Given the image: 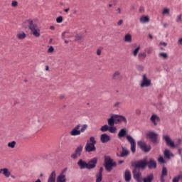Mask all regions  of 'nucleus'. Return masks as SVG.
Instances as JSON below:
<instances>
[{"label":"nucleus","instance_id":"nucleus-16","mask_svg":"<svg viewBox=\"0 0 182 182\" xmlns=\"http://www.w3.org/2000/svg\"><path fill=\"white\" fill-rule=\"evenodd\" d=\"M134 178L136 180L137 182H142L143 178L141 177V173L140 172H137V171H133Z\"/></svg>","mask_w":182,"mask_h":182},{"label":"nucleus","instance_id":"nucleus-33","mask_svg":"<svg viewBox=\"0 0 182 182\" xmlns=\"http://www.w3.org/2000/svg\"><path fill=\"white\" fill-rule=\"evenodd\" d=\"M162 15L164 16H168L170 15V9L164 8L162 11Z\"/></svg>","mask_w":182,"mask_h":182},{"label":"nucleus","instance_id":"nucleus-50","mask_svg":"<svg viewBox=\"0 0 182 182\" xmlns=\"http://www.w3.org/2000/svg\"><path fill=\"white\" fill-rule=\"evenodd\" d=\"M11 6H12L14 8H15L16 6H18V1H12Z\"/></svg>","mask_w":182,"mask_h":182},{"label":"nucleus","instance_id":"nucleus-45","mask_svg":"<svg viewBox=\"0 0 182 182\" xmlns=\"http://www.w3.org/2000/svg\"><path fill=\"white\" fill-rule=\"evenodd\" d=\"M90 143L94 145L96 144V140L95 139V136H91L90 138Z\"/></svg>","mask_w":182,"mask_h":182},{"label":"nucleus","instance_id":"nucleus-22","mask_svg":"<svg viewBox=\"0 0 182 182\" xmlns=\"http://www.w3.org/2000/svg\"><path fill=\"white\" fill-rule=\"evenodd\" d=\"M77 165L79 166L80 168H81V170H83V168H87V163L82 159L79 160Z\"/></svg>","mask_w":182,"mask_h":182},{"label":"nucleus","instance_id":"nucleus-35","mask_svg":"<svg viewBox=\"0 0 182 182\" xmlns=\"http://www.w3.org/2000/svg\"><path fill=\"white\" fill-rule=\"evenodd\" d=\"M140 51V46L136 47L132 52V55L134 58H136V56H137V55L139 54V52Z\"/></svg>","mask_w":182,"mask_h":182},{"label":"nucleus","instance_id":"nucleus-2","mask_svg":"<svg viewBox=\"0 0 182 182\" xmlns=\"http://www.w3.org/2000/svg\"><path fill=\"white\" fill-rule=\"evenodd\" d=\"M27 22L28 23V29H30L32 35L36 38H39L41 36V28L32 19H28Z\"/></svg>","mask_w":182,"mask_h":182},{"label":"nucleus","instance_id":"nucleus-6","mask_svg":"<svg viewBox=\"0 0 182 182\" xmlns=\"http://www.w3.org/2000/svg\"><path fill=\"white\" fill-rule=\"evenodd\" d=\"M146 166H147V159L145 158L136 162L135 168H146Z\"/></svg>","mask_w":182,"mask_h":182},{"label":"nucleus","instance_id":"nucleus-3","mask_svg":"<svg viewBox=\"0 0 182 182\" xmlns=\"http://www.w3.org/2000/svg\"><path fill=\"white\" fill-rule=\"evenodd\" d=\"M105 167L107 171H112L113 167H116V162L109 156H105Z\"/></svg>","mask_w":182,"mask_h":182},{"label":"nucleus","instance_id":"nucleus-1","mask_svg":"<svg viewBox=\"0 0 182 182\" xmlns=\"http://www.w3.org/2000/svg\"><path fill=\"white\" fill-rule=\"evenodd\" d=\"M119 139H122V137H126L127 140L129 141L131 145V151L132 153H136V140L131 135H127V129L123 128L119 130L118 133Z\"/></svg>","mask_w":182,"mask_h":182},{"label":"nucleus","instance_id":"nucleus-15","mask_svg":"<svg viewBox=\"0 0 182 182\" xmlns=\"http://www.w3.org/2000/svg\"><path fill=\"white\" fill-rule=\"evenodd\" d=\"M0 174H2V176H4L6 178H9L11 177V171L8 168H3L0 169Z\"/></svg>","mask_w":182,"mask_h":182},{"label":"nucleus","instance_id":"nucleus-26","mask_svg":"<svg viewBox=\"0 0 182 182\" xmlns=\"http://www.w3.org/2000/svg\"><path fill=\"white\" fill-rule=\"evenodd\" d=\"M164 154V157L168 160H170V157H174V154H173V153H171V151H170L168 149H165Z\"/></svg>","mask_w":182,"mask_h":182},{"label":"nucleus","instance_id":"nucleus-44","mask_svg":"<svg viewBox=\"0 0 182 182\" xmlns=\"http://www.w3.org/2000/svg\"><path fill=\"white\" fill-rule=\"evenodd\" d=\"M87 129V124L82 125V128L80 129V133H84V132Z\"/></svg>","mask_w":182,"mask_h":182},{"label":"nucleus","instance_id":"nucleus-5","mask_svg":"<svg viewBox=\"0 0 182 182\" xmlns=\"http://www.w3.org/2000/svg\"><path fill=\"white\" fill-rule=\"evenodd\" d=\"M138 146H139L140 149H141V150H143V151L145 153H149V151L151 150V146L146 144V142L143 141H139Z\"/></svg>","mask_w":182,"mask_h":182},{"label":"nucleus","instance_id":"nucleus-27","mask_svg":"<svg viewBox=\"0 0 182 182\" xmlns=\"http://www.w3.org/2000/svg\"><path fill=\"white\" fill-rule=\"evenodd\" d=\"M107 122L109 126H114V123H116V119L114 117V114H112L111 117L108 119Z\"/></svg>","mask_w":182,"mask_h":182},{"label":"nucleus","instance_id":"nucleus-38","mask_svg":"<svg viewBox=\"0 0 182 182\" xmlns=\"http://www.w3.org/2000/svg\"><path fill=\"white\" fill-rule=\"evenodd\" d=\"M109 125L105 124L101 127L100 130L102 132V133H105V132H107V130H109Z\"/></svg>","mask_w":182,"mask_h":182},{"label":"nucleus","instance_id":"nucleus-47","mask_svg":"<svg viewBox=\"0 0 182 182\" xmlns=\"http://www.w3.org/2000/svg\"><path fill=\"white\" fill-rule=\"evenodd\" d=\"M159 46H164V48L167 47V43L161 41L159 44Z\"/></svg>","mask_w":182,"mask_h":182},{"label":"nucleus","instance_id":"nucleus-17","mask_svg":"<svg viewBox=\"0 0 182 182\" xmlns=\"http://www.w3.org/2000/svg\"><path fill=\"white\" fill-rule=\"evenodd\" d=\"M100 141L102 143H109L110 141V136H109L107 134H102L100 136Z\"/></svg>","mask_w":182,"mask_h":182},{"label":"nucleus","instance_id":"nucleus-12","mask_svg":"<svg viewBox=\"0 0 182 182\" xmlns=\"http://www.w3.org/2000/svg\"><path fill=\"white\" fill-rule=\"evenodd\" d=\"M122 151L121 154L117 152V157H127L130 154V151L124 146H122Z\"/></svg>","mask_w":182,"mask_h":182},{"label":"nucleus","instance_id":"nucleus-55","mask_svg":"<svg viewBox=\"0 0 182 182\" xmlns=\"http://www.w3.org/2000/svg\"><path fill=\"white\" fill-rule=\"evenodd\" d=\"M76 41H80V39H82V36L80 35H76L75 36Z\"/></svg>","mask_w":182,"mask_h":182},{"label":"nucleus","instance_id":"nucleus-10","mask_svg":"<svg viewBox=\"0 0 182 182\" xmlns=\"http://www.w3.org/2000/svg\"><path fill=\"white\" fill-rule=\"evenodd\" d=\"M97 164V158H93L88 163H87V168L91 170V168H95Z\"/></svg>","mask_w":182,"mask_h":182},{"label":"nucleus","instance_id":"nucleus-25","mask_svg":"<svg viewBox=\"0 0 182 182\" xmlns=\"http://www.w3.org/2000/svg\"><path fill=\"white\" fill-rule=\"evenodd\" d=\"M167 176V168L166 167H163L162 168V173L161 176V182H165L166 180L164 179V177Z\"/></svg>","mask_w":182,"mask_h":182},{"label":"nucleus","instance_id":"nucleus-23","mask_svg":"<svg viewBox=\"0 0 182 182\" xmlns=\"http://www.w3.org/2000/svg\"><path fill=\"white\" fill-rule=\"evenodd\" d=\"M122 77V75L120 73V71H115L112 74V80H120Z\"/></svg>","mask_w":182,"mask_h":182},{"label":"nucleus","instance_id":"nucleus-48","mask_svg":"<svg viewBox=\"0 0 182 182\" xmlns=\"http://www.w3.org/2000/svg\"><path fill=\"white\" fill-rule=\"evenodd\" d=\"M80 155H79L78 154H77V153L75 152V153H74V154H73L71 155V157H72V159H76L77 157H80Z\"/></svg>","mask_w":182,"mask_h":182},{"label":"nucleus","instance_id":"nucleus-11","mask_svg":"<svg viewBox=\"0 0 182 182\" xmlns=\"http://www.w3.org/2000/svg\"><path fill=\"white\" fill-rule=\"evenodd\" d=\"M150 122L154 124V126H157L160 122V117L158 114H152L150 117Z\"/></svg>","mask_w":182,"mask_h":182},{"label":"nucleus","instance_id":"nucleus-52","mask_svg":"<svg viewBox=\"0 0 182 182\" xmlns=\"http://www.w3.org/2000/svg\"><path fill=\"white\" fill-rule=\"evenodd\" d=\"M117 25H118V26L123 25V19L119 20L117 22Z\"/></svg>","mask_w":182,"mask_h":182},{"label":"nucleus","instance_id":"nucleus-56","mask_svg":"<svg viewBox=\"0 0 182 182\" xmlns=\"http://www.w3.org/2000/svg\"><path fill=\"white\" fill-rule=\"evenodd\" d=\"M119 106H120V102H117L114 105V107H119Z\"/></svg>","mask_w":182,"mask_h":182},{"label":"nucleus","instance_id":"nucleus-51","mask_svg":"<svg viewBox=\"0 0 182 182\" xmlns=\"http://www.w3.org/2000/svg\"><path fill=\"white\" fill-rule=\"evenodd\" d=\"M68 171V168H65L61 172H60V175L65 176V173Z\"/></svg>","mask_w":182,"mask_h":182},{"label":"nucleus","instance_id":"nucleus-54","mask_svg":"<svg viewBox=\"0 0 182 182\" xmlns=\"http://www.w3.org/2000/svg\"><path fill=\"white\" fill-rule=\"evenodd\" d=\"M97 55L98 56H100V55H102V50L97 49Z\"/></svg>","mask_w":182,"mask_h":182},{"label":"nucleus","instance_id":"nucleus-13","mask_svg":"<svg viewBox=\"0 0 182 182\" xmlns=\"http://www.w3.org/2000/svg\"><path fill=\"white\" fill-rule=\"evenodd\" d=\"M85 151L90 153L92 151H96V146L93 144L87 142L85 147Z\"/></svg>","mask_w":182,"mask_h":182},{"label":"nucleus","instance_id":"nucleus-18","mask_svg":"<svg viewBox=\"0 0 182 182\" xmlns=\"http://www.w3.org/2000/svg\"><path fill=\"white\" fill-rule=\"evenodd\" d=\"M146 166H148L149 168H156L157 167V163H156V161H154L153 159H150L149 161L147 162Z\"/></svg>","mask_w":182,"mask_h":182},{"label":"nucleus","instance_id":"nucleus-7","mask_svg":"<svg viewBox=\"0 0 182 182\" xmlns=\"http://www.w3.org/2000/svg\"><path fill=\"white\" fill-rule=\"evenodd\" d=\"M151 85V80H149L146 75H143V80L141 82V87H149Z\"/></svg>","mask_w":182,"mask_h":182},{"label":"nucleus","instance_id":"nucleus-36","mask_svg":"<svg viewBox=\"0 0 182 182\" xmlns=\"http://www.w3.org/2000/svg\"><path fill=\"white\" fill-rule=\"evenodd\" d=\"M17 38L18 39H25V38H26V34L25 32L20 33L17 34Z\"/></svg>","mask_w":182,"mask_h":182},{"label":"nucleus","instance_id":"nucleus-21","mask_svg":"<svg viewBox=\"0 0 182 182\" xmlns=\"http://www.w3.org/2000/svg\"><path fill=\"white\" fill-rule=\"evenodd\" d=\"M48 182H56V171H53L49 176Z\"/></svg>","mask_w":182,"mask_h":182},{"label":"nucleus","instance_id":"nucleus-59","mask_svg":"<svg viewBox=\"0 0 182 182\" xmlns=\"http://www.w3.org/2000/svg\"><path fill=\"white\" fill-rule=\"evenodd\" d=\"M160 50H166V48H163L162 46H159Z\"/></svg>","mask_w":182,"mask_h":182},{"label":"nucleus","instance_id":"nucleus-43","mask_svg":"<svg viewBox=\"0 0 182 182\" xmlns=\"http://www.w3.org/2000/svg\"><path fill=\"white\" fill-rule=\"evenodd\" d=\"M56 22L57 23H62V22H63V17H62V16H58L56 18Z\"/></svg>","mask_w":182,"mask_h":182},{"label":"nucleus","instance_id":"nucleus-62","mask_svg":"<svg viewBox=\"0 0 182 182\" xmlns=\"http://www.w3.org/2000/svg\"><path fill=\"white\" fill-rule=\"evenodd\" d=\"M181 151H182V149H178V153H179V154H181Z\"/></svg>","mask_w":182,"mask_h":182},{"label":"nucleus","instance_id":"nucleus-34","mask_svg":"<svg viewBox=\"0 0 182 182\" xmlns=\"http://www.w3.org/2000/svg\"><path fill=\"white\" fill-rule=\"evenodd\" d=\"M82 150H83V146L80 145L77 147L76 150H75V153L77 154H78V156H80L81 153H82Z\"/></svg>","mask_w":182,"mask_h":182},{"label":"nucleus","instance_id":"nucleus-58","mask_svg":"<svg viewBox=\"0 0 182 182\" xmlns=\"http://www.w3.org/2000/svg\"><path fill=\"white\" fill-rule=\"evenodd\" d=\"M167 26H168V23H164V28H167Z\"/></svg>","mask_w":182,"mask_h":182},{"label":"nucleus","instance_id":"nucleus-32","mask_svg":"<svg viewBox=\"0 0 182 182\" xmlns=\"http://www.w3.org/2000/svg\"><path fill=\"white\" fill-rule=\"evenodd\" d=\"M124 42H127L128 43H130L132 42V34H127L124 36Z\"/></svg>","mask_w":182,"mask_h":182},{"label":"nucleus","instance_id":"nucleus-40","mask_svg":"<svg viewBox=\"0 0 182 182\" xmlns=\"http://www.w3.org/2000/svg\"><path fill=\"white\" fill-rule=\"evenodd\" d=\"M108 130H109V133H116L117 128H116V127H114V125H113V126L109 127Z\"/></svg>","mask_w":182,"mask_h":182},{"label":"nucleus","instance_id":"nucleus-41","mask_svg":"<svg viewBox=\"0 0 182 182\" xmlns=\"http://www.w3.org/2000/svg\"><path fill=\"white\" fill-rule=\"evenodd\" d=\"M180 180H182V174H180L178 176L173 178V182H178Z\"/></svg>","mask_w":182,"mask_h":182},{"label":"nucleus","instance_id":"nucleus-8","mask_svg":"<svg viewBox=\"0 0 182 182\" xmlns=\"http://www.w3.org/2000/svg\"><path fill=\"white\" fill-rule=\"evenodd\" d=\"M114 116L115 117V123H124V124H127L126 117L118 114H114Z\"/></svg>","mask_w":182,"mask_h":182},{"label":"nucleus","instance_id":"nucleus-42","mask_svg":"<svg viewBox=\"0 0 182 182\" xmlns=\"http://www.w3.org/2000/svg\"><path fill=\"white\" fill-rule=\"evenodd\" d=\"M176 22H177V23H181V22H182V14H179L176 16Z\"/></svg>","mask_w":182,"mask_h":182},{"label":"nucleus","instance_id":"nucleus-24","mask_svg":"<svg viewBox=\"0 0 182 182\" xmlns=\"http://www.w3.org/2000/svg\"><path fill=\"white\" fill-rule=\"evenodd\" d=\"M124 180L126 182L130 181L132 180V173H130V171L126 170L124 172Z\"/></svg>","mask_w":182,"mask_h":182},{"label":"nucleus","instance_id":"nucleus-57","mask_svg":"<svg viewBox=\"0 0 182 182\" xmlns=\"http://www.w3.org/2000/svg\"><path fill=\"white\" fill-rule=\"evenodd\" d=\"M178 43L179 45H182V38H179V39L178 40Z\"/></svg>","mask_w":182,"mask_h":182},{"label":"nucleus","instance_id":"nucleus-61","mask_svg":"<svg viewBox=\"0 0 182 182\" xmlns=\"http://www.w3.org/2000/svg\"><path fill=\"white\" fill-rule=\"evenodd\" d=\"M69 10H70V9L68 8V9H65L64 10V11H65V12H69Z\"/></svg>","mask_w":182,"mask_h":182},{"label":"nucleus","instance_id":"nucleus-9","mask_svg":"<svg viewBox=\"0 0 182 182\" xmlns=\"http://www.w3.org/2000/svg\"><path fill=\"white\" fill-rule=\"evenodd\" d=\"M80 124L75 126L70 132V136H80Z\"/></svg>","mask_w":182,"mask_h":182},{"label":"nucleus","instance_id":"nucleus-31","mask_svg":"<svg viewBox=\"0 0 182 182\" xmlns=\"http://www.w3.org/2000/svg\"><path fill=\"white\" fill-rule=\"evenodd\" d=\"M147 56V55L146 54V53L143 52V53H139L138 54V59L139 60H144L146 59V57Z\"/></svg>","mask_w":182,"mask_h":182},{"label":"nucleus","instance_id":"nucleus-29","mask_svg":"<svg viewBox=\"0 0 182 182\" xmlns=\"http://www.w3.org/2000/svg\"><path fill=\"white\" fill-rule=\"evenodd\" d=\"M153 178H154V176H153V173L149 174L147 177L144 178V182H151L153 181Z\"/></svg>","mask_w":182,"mask_h":182},{"label":"nucleus","instance_id":"nucleus-39","mask_svg":"<svg viewBox=\"0 0 182 182\" xmlns=\"http://www.w3.org/2000/svg\"><path fill=\"white\" fill-rule=\"evenodd\" d=\"M70 33H69V31H65L62 33L63 39H65V38H70Z\"/></svg>","mask_w":182,"mask_h":182},{"label":"nucleus","instance_id":"nucleus-64","mask_svg":"<svg viewBox=\"0 0 182 182\" xmlns=\"http://www.w3.org/2000/svg\"><path fill=\"white\" fill-rule=\"evenodd\" d=\"M149 36L150 39H153V36H151V34H149Z\"/></svg>","mask_w":182,"mask_h":182},{"label":"nucleus","instance_id":"nucleus-53","mask_svg":"<svg viewBox=\"0 0 182 182\" xmlns=\"http://www.w3.org/2000/svg\"><path fill=\"white\" fill-rule=\"evenodd\" d=\"M116 11L117 12V14H119V15L122 14V9L120 7H119Z\"/></svg>","mask_w":182,"mask_h":182},{"label":"nucleus","instance_id":"nucleus-37","mask_svg":"<svg viewBox=\"0 0 182 182\" xmlns=\"http://www.w3.org/2000/svg\"><path fill=\"white\" fill-rule=\"evenodd\" d=\"M16 144V142L15 141H12L11 142H9L7 146L9 147V149H15Z\"/></svg>","mask_w":182,"mask_h":182},{"label":"nucleus","instance_id":"nucleus-19","mask_svg":"<svg viewBox=\"0 0 182 182\" xmlns=\"http://www.w3.org/2000/svg\"><path fill=\"white\" fill-rule=\"evenodd\" d=\"M102 173H103V168H100V171L98 173L96 174V182H102V180L103 178V175H102Z\"/></svg>","mask_w":182,"mask_h":182},{"label":"nucleus","instance_id":"nucleus-20","mask_svg":"<svg viewBox=\"0 0 182 182\" xmlns=\"http://www.w3.org/2000/svg\"><path fill=\"white\" fill-rule=\"evenodd\" d=\"M139 22L141 23H149L150 22V16H142L139 18Z\"/></svg>","mask_w":182,"mask_h":182},{"label":"nucleus","instance_id":"nucleus-60","mask_svg":"<svg viewBox=\"0 0 182 182\" xmlns=\"http://www.w3.org/2000/svg\"><path fill=\"white\" fill-rule=\"evenodd\" d=\"M50 29H51L52 31L55 30V26H50Z\"/></svg>","mask_w":182,"mask_h":182},{"label":"nucleus","instance_id":"nucleus-63","mask_svg":"<svg viewBox=\"0 0 182 182\" xmlns=\"http://www.w3.org/2000/svg\"><path fill=\"white\" fill-rule=\"evenodd\" d=\"M46 70H49V66L48 65L46 66Z\"/></svg>","mask_w":182,"mask_h":182},{"label":"nucleus","instance_id":"nucleus-14","mask_svg":"<svg viewBox=\"0 0 182 182\" xmlns=\"http://www.w3.org/2000/svg\"><path fill=\"white\" fill-rule=\"evenodd\" d=\"M163 139L165 140L167 146H170V147L176 146V145L174 144V141H173V140H171V139L170 138V136L165 135L163 136Z\"/></svg>","mask_w":182,"mask_h":182},{"label":"nucleus","instance_id":"nucleus-4","mask_svg":"<svg viewBox=\"0 0 182 182\" xmlns=\"http://www.w3.org/2000/svg\"><path fill=\"white\" fill-rule=\"evenodd\" d=\"M147 136L152 143H159V134L154 132H150L147 134Z\"/></svg>","mask_w":182,"mask_h":182},{"label":"nucleus","instance_id":"nucleus-49","mask_svg":"<svg viewBox=\"0 0 182 182\" xmlns=\"http://www.w3.org/2000/svg\"><path fill=\"white\" fill-rule=\"evenodd\" d=\"M55 50V48H53V46H50V48L48 49V53H52Z\"/></svg>","mask_w":182,"mask_h":182},{"label":"nucleus","instance_id":"nucleus-28","mask_svg":"<svg viewBox=\"0 0 182 182\" xmlns=\"http://www.w3.org/2000/svg\"><path fill=\"white\" fill-rule=\"evenodd\" d=\"M57 182H66V175H58Z\"/></svg>","mask_w":182,"mask_h":182},{"label":"nucleus","instance_id":"nucleus-30","mask_svg":"<svg viewBox=\"0 0 182 182\" xmlns=\"http://www.w3.org/2000/svg\"><path fill=\"white\" fill-rule=\"evenodd\" d=\"M159 58H161V59H168V54L167 53L161 52L158 54Z\"/></svg>","mask_w":182,"mask_h":182},{"label":"nucleus","instance_id":"nucleus-46","mask_svg":"<svg viewBox=\"0 0 182 182\" xmlns=\"http://www.w3.org/2000/svg\"><path fill=\"white\" fill-rule=\"evenodd\" d=\"M158 161H159V163H161V164H164V163H166V161H164V158H163V156H160L158 159Z\"/></svg>","mask_w":182,"mask_h":182}]
</instances>
